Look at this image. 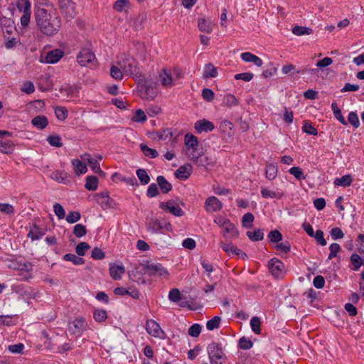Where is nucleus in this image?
<instances>
[{"instance_id":"nucleus-1","label":"nucleus","mask_w":364,"mask_h":364,"mask_svg":"<svg viewBox=\"0 0 364 364\" xmlns=\"http://www.w3.org/2000/svg\"><path fill=\"white\" fill-rule=\"evenodd\" d=\"M36 23L41 31L46 36H53L59 30L60 21L57 18H51L45 9H40L36 15Z\"/></svg>"},{"instance_id":"nucleus-2","label":"nucleus","mask_w":364,"mask_h":364,"mask_svg":"<svg viewBox=\"0 0 364 364\" xmlns=\"http://www.w3.org/2000/svg\"><path fill=\"white\" fill-rule=\"evenodd\" d=\"M117 65L123 70L125 75L137 76L140 74L136 60L131 56H121L117 61Z\"/></svg>"},{"instance_id":"nucleus-3","label":"nucleus","mask_w":364,"mask_h":364,"mask_svg":"<svg viewBox=\"0 0 364 364\" xmlns=\"http://www.w3.org/2000/svg\"><path fill=\"white\" fill-rule=\"evenodd\" d=\"M207 350L211 364L225 363L227 358L221 344L213 342L208 345Z\"/></svg>"},{"instance_id":"nucleus-4","label":"nucleus","mask_w":364,"mask_h":364,"mask_svg":"<svg viewBox=\"0 0 364 364\" xmlns=\"http://www.w3.org/2000/svg\"><path fill=\"white\" fill-rule=\"evenodd\" d=\"M141 97L146 100H154L158 93L157 84L151 81H145L139 87Z\"/></svg>"},{"instance_id":"nucleus-5","label":"nucleus","mask_w":364,"mask_h":364,"mask_svg":"<svg viewBox=\"0 0 364 364\" xmlns=\"http://www.w3.org/2000/svg\"><path fill=\"white\" fill-rule=\"evenodd\" d=\"M87 328V323L82 317L77 318L68 323V331L70 334L80 336Z\"/></svg>"},{"instance_id":"nucleus-6","label":"nucleus","mask_w":364,"mask_h":364,"mask_svg":"<svg viewBox=\"0 0 364 364\" xmlns=\"http://www.w3.org/2000/svg\"><path fill=\"white\" fill-rule=\"evenodd\" d=\"M16 7L19 12H22L21 17V24L26 27L28 25L31 16V4L30 1H16Z\"/></svg>"},{"instance_id":"nucleus-7","label":"nucleus","mask_w":364,"mask_h":364,"mask_svg":"<svg viewBox=\"0 0 364 364\" xmlns=\"http://www.w3.org/2000/svg\"><path fill=\"white\" fill-rule=\"evenodd\" d=\"M77 62L82 66L95 65L96 58L95 54L88 48H82L77 56Z\"/></svg>"},{"instance_id":"nucleus-8","label":"nucleus","mask_w":364,"mask_h":364,"mask_svg":"<svg viewBox=\"0 0 364 364\" xmlns=\"http://www.w3.org/2000/svg\"><path fill=\"white\" fill-rule=\"evenodd\" d=\"M269 269L274 277H282L284 274V264L277 258H272L269 262Z\"/></svg>"},{"instance_id":"nucleus-9","label":"nucleus","mask_w":364,"mask_h":364,"mask_svg":"<svg viewBox=\"0 0 364 364\" xmlns=\"http://www.w3.org/2000/svg\"><path fill=\"white\" fill-rule=\"evenodd\" d=\"M143 269L149 276H165L168 274L167 270L161 264L147 263L143 264Z\"/></svg>"},{"instance_id":"nucleus-10","label":"nucleus","mask_w":364,"mask_h":364,"mask_svg":"<svg viewBox=\"0 0 364 364\" xmlns=\"http://www.w3.org/2000/svg\"><path fill=\"white\" fill-rule=\"evenodd\" d=\"M161 209L171 213L172 215L181 217L184 214L183 210L178 204H176L174 200H168L167 202H161L159 204Z\"/></svg>"},{"instance_id":"nucleus-11","label":"nucleus","mask_w":364,"mask_h":364,"mask_svg":"<svg viewBox=\"0 0 364 364\" xmlns=\"http://www.w3.org/2000/svg\"><path fill=\"white\" fill-rule=\"evenodd\" d=\"M146 330L149 335L156 338H162L165 335L159 324L152 319L146 321Z\"/></svg>"},{"instance_id":"nucleus-12","label":"nucleus","mask_w":364,"mask_h":364,"mask_svg":"<svg viewBox=\"0 0 364 364\" xmlns=\"http://www.w3.org/2000/svg\"><path fill=\"white\" fill-rule=\"evenodd\" d=\"M205 208L208 212H217L221 210L223 204L216 197L210 196L206 199Z\"/></svg>"},{"instance_id":"nucleus-13","label":"nucleus","mask_w":364,"mask_h":364,"mask_svg":"<svg viewBox=\"0 0 364 364\" xmlns=\"http://www.w3.org/2000/svg\"><path fill=\"white\" fill-rule=\"evenodd\" d=\"M9 268L15 270L30 272L32 270V264L29 262L21 259L11 261Z\"/></svg>"},{"instance_id":"nucleus-14","label":"nucleus","mask_w":364,"mask_h":364,"mask_svg":"<svg viewBox=\"0 0 364 364\" xmlns=\"http://www.w3.org/2000/svg\"><path fill=\"white\" fill-rule=\"evenodd\" d=\"M0 25L5 38H6V35H11L15 31L14 22L11 18L6 17L1 18Z\"/></svg>"},{"instance_id":"nucleus-15","label":"nucleus","mask_w":364,"mask_h":364,"mask_svg":"<svg viewBox=\"0 0 364 364\" xmlns=\"http://www.w3.org/2000/svg\"><path fill=\"white\" fill-rule=\"evenodd\" d=\"M215 129V125L212 122L205 119L198 120L195 123V129L197 133L200 134L203 132H210Z\"/></svg>"},{"instance_id":"nucleus-16","label":"nucleus","mask_w":364,"mask_h":364,"mask_svg":"<svg viewBox=\"0 0 364 364\" xmlns=\"http://www.w3.org/2000/svg\"><path fill=\"white\" fill-rule=\"evenodd\" d=\"M109 274L114 280H119L122 278V275L124 274L125 269L123 266L114 263L109 264Z\"/></svg>"},{"instance_id":"nucleus-17","label":"nucleus","mask_w":364,"mask_h":364,"mask_svg":"<svg viewBox=\"0 0 364 364\" xmlns=\"http://www.w3.org/2000/svg\"><path fill=\"white\" fill-rule=\"evenodd\" d=\"M63 56V52L60 49H55L48 52L45 58V62L47 63L53 64L58 62Z\"/></svg>"},{"instance_id":"nucleus-18","label":"nucleus","mask_w":364,"mask_h":364,"mask_svg":"<svg viewBox=\"0 0 364 364\" xmlns=\"http://www.w3.org/2000/svg\"><path fill=\"white\" fill-rule=\"evenodd\" d=\"M159 80L161 84L166 87H171L173 85L171 73L166 69H163L160 73Z\"/></svg>"},{"instance_id":"nucleus-19","label":"nucleus","mask_w":364,"mask_h":364,"mask_svg":"<svg viewBox=\"0 0 364 364\" xmlns=\"http://www.w3.org/2000/svg\"><path fill=\"white\" fill-rule=\"evenodd\" d=\"M240 57L243 61L247 63H253L257 67H261L262 65V60L250 52L242 53Z\"/></svg>"},{"instance_id":"nucleus-20","label":"nucleus","mask_w":364,"mask_h":364,"mask_svg":"<svg viewBox=\"0 0 364 364\" xmlns=\"http://www.w3.org/2000/svg\"><path fill=\"white\" fill-rule=\"evenodd\" d=\"M114 293L116 295H121V296L129 295L130 296H132V298H134L135 299H139V295H140V293H139V291L137 289H125L124 287L115 288L114 289Z\"/></svg>"},{"instance_id":"nucleus-21","label":"nucleus","mask_w":364,"mask_h":364,"mask_svg":"<svg viewBox=\"0 0 364 364\" xmlns=\"http://www.w3.org/2000/svg\"><path fill=\"white\" fill-rule=\"evenodd\" d=\"M31 124L38 129L42 130L48 124V120L46 116L38 115L31 119Z\"/></svg>"},{"instance_id":"nucleus-22","label":"nucleus","mask_w":364,"mask_h":364,"mask_svg":"<svg viewBox=\"0 0 364 364\" xmlns=\"http://www.w3.org/2000/svg\"><path fill=\"white\" fill-rule=\"evenodd\" d=\"M239 232L233 223L229 222L223 228V236L229 239L237 237Z\"/></svg>"},{"instance_id":"nucleus-23","label":"nucleus","mask_w":364,"mask_h":364,"mask_svg":"<svg viewBox=\"0 0 364 364\" xmlns=\"http://www.w3.org/2000/svg\"><path fill=\"white\" fill-rule=\"evenodd\" d=\"M198 27L201 32L210 33L213 31V23L209 19L200 18L198 19Z\"/></svg>"},{"instance_id":"nucleus-24","label":"nucleus","mask_w":364,"mask_h":364,"mask_svg":"<svg viewBox=\"0 0 364 364\" xmlns=\"http://www.w3.org/2000/svg\"><path fill=\"white\" fill-rule=\"evenodd\" d=\"M60 9L65 15L73 17L75 14L74 1H60Z\"/></svg>"},{"instance_id":"nucleus-25","label":"nucleus","mask_w":364,"mask_h":364,"mask_svg":"<svg viewBox=\"0 0 364 364\" xmlns=\"http://www.w3.org/2000/svg\"><path fill=\"white\" fill-rule=\"evenodd\" d=\"M191 166L188 164L187 166H181L175 172V176L177 178L181 180L187 179L191 175Z\"/></svg>"},{"instance_id":"nucleus-26","label":"nucleus","mask_w":364,"mask_h":364,"mask_svg":"<svg viewBox=\"0 0 364 364\" xmlns=\"http://www.w3.org/2000/svg\"><path fill=\"white\" fill-rule=\"evenodd\" d=\"M198 166L207 168L209 166H213L215 162L209 157L203 156L200 154L196 161L194 162Z\"/></svg>"},{"instance_id":"nucleus-27","label":"nucleus","mask_w":364,"mask_h":364,"mask_svg":"<svg viewBox=\"0 0 364 364\" xmlns=\"http://www.w3.org/2000/svg\"><path fill=\"white\" fill-rule=\"evenodd\" d=\"M221 247L223 251H225L228 255H237L241 257L246 256L245 253L241 250L233 247L231 244H225L223 243L221 245Z\"/></svg>"},{"instance_id":"nucleus-28","label":"nucleus","mask_w":364,"mask_h":364,"mask_svg":"<svg viewBox=\"0 0 364 364\" xmlns=\"http://www.w3.org/2000/svg\"><path fill=\"white\" fill-rule=\"evenodd\" d=\"M158 185L163 193H168L172 189V185L163 176L157 177Z\"/></svg>"},{"instance_id":"nucleus-29","label":"nucleus","mask_w":364,"mask_h":364,"mask_svg":"<svg viewBox=\"0 0 364 364\" xmlns=\"http://www.w3.org/2000/svg\"><path fill=\"white\" fill-rule=\"evenodd\" d=\"M218 76L217 68L212 63L206 64L204 67L203 77L205 79L216 77Z\"/></svg>"},{"instance_id":"nucleus-30","label":"nucleus","mask_w":364,"mask_h":364,"mask_svg":"<svg viewBox=\"0 0 364 364\" xmlns=\"http://www.w3.org/2000/svg\"><path fill=\"white\" fill-rule=\"evenodd\" d=\"M14 144L11 140L0 139V152L4 154H11L14 151Z\"/></svg>"},{"instance_id":"nucleus-31","label":"nucleus","mask_w":364,"mask_h":364,"mask_svg":"<svg viewBox=\"0 0 364 364\" xmlns=\"http://www.w3.org/2000/svg\"><path fill=\"white\" fill-rule=\"evenodd\" d=\"M185 144L188 151H191V149H198V141L197 137L193 134H186L185 136Z\"/></svg>"},{"instance_id":"nucleus-32","label":"nucleus","mask_w":364,"mask_h":364,"mask_svg":"<svg viewBox=\"0 0 364 364\" xmlns=\"http://www.w3.org/2000/svg\"><path fill=\"white\" fill-rule=\"evenodd\" d=\"M72 164L75 169V174L80 175L87 172V168L86 165L79 159H73L72 161Z\"/></svg>"},{"instance_id":"nucleus-33","label":"nucleus","mask_w":364,"mask_h":364,"mask_svg":"<svg viewBox=\"0 0 364 364\" xmlns=\"http://www.w3.org/2000/svg\"><path fill=\"white\" fill-rule=\"evenodd\" d=\"M98 187V179L95 176H89L86 178L85 188L88 191H95Z\"/></svg>"},{"instance_id":"nucleus-34","label":"nucleus","mask_w":364,"mask_h":364,"mask_svg":"<svg viewBox=\"0 0 364 364\" xmlns=\"http://www.w3.org/2000/svg\"><path fill=\"white\" fill-rule=\"evenodd\" d=\"M261 195L264 198H272L280 199L283 197L284 193L280 192L272 191L263 188L261 189Z\"/></svg>"},{"instance_id":"nucleus-35","label":"nucleus","mask_w":364,"mask_h":364,"mask_svg":"<svg viewBox=\"0 0 364 364\" xmlns=\"http://www.w3.org/2000/svg\"><path fill=\"white\" fill-rule=\"evenodd\" d=\"M352 183V178L350 175H345L341 178H337L334 181L336 186H341L343 187L349 186Z\"/></svg>"},{"instance_id":"nucleus-36","label":"nucleus","mask_w":364,"mask_h":364,"mask_svg":"<svg viewBox=\"0 0 364 364\" xmlns=\"http://www.w3.org/2000/svg\"><path fill=\"white\" fill-rule=\"evenodd\" d=\"M63 259L72 262L74 264H83L85 263L83 258L71 253L65 254Z\"/></svg>"},{"instance_id":"nucleus-37","label":"nucleus","mask_w":364,"mask_h":364,"mask_svg":"<svg viewBox=\"0 0 364 364\" xmlns=\"http://www.w3.org/2000/svg\"><path fill=\"white\" fill-rule=\"evenodd\" d=\"M124 72L121 68L117 65H112L110 68V75L112 77L116 80H122L124 75Z\"/></svg>"},{"instance_id":"nucleus-38","label":"nucleus","mask_w":364,"mask_h":364,"mask_svg":"<svg viewBox=\"0 0 364 364\" xmlns=\"http://www.w3.org/2000/svg\"><path fill=\"white\" fill-rule=\"evenodd\" d=\"M140 149L145 156H150L152 159L157 157L159 155L156 149L149 148L144 144H140Z\"/></svg>"},{"instance_id":"nucleus-39","label":"nucleus","mask_w":364,"mask_h":364,"mask_svg":"<svg viewBox=\"0 0 364 364\" xmlns=\"http://www.w3.org/2000/svg\"><path fill=\"white\" fill-rule=\"evenodd\" d=\"M292 33L296 36L309 35L312 33V29L308 27L296 26L292 28Z\"/></svg>"},{"instance_id":"nucleus-40","label":"nucleus","mask_w":364,"mask_h":364,"mask_svg":"<svg viewBox=\"0 0 364 364\" xmlns=\"http://www.w3.org/2000/svg\"><path fill=\"white\" fill-rule=\"evenodd\" d=\"M136 176L142 185H146L150 181V177L144 169L139 168L136 171Z\"/></svg>"},{"instance_id":"nucleus-41","label":"nucleus","mask_w":364,"mask_h":364,"mask_svg":"<svg viewBox=\"0 0 364 364\" xmlns=\"http://www.w3.org/2000/svg\"><path fill=\"white\" fill-rule=\"evenodd\" d=\"M148 228L151 230L153 233H156L163 229V226L159 220L151 219L148 223Z\"/></svg>"},{"instance_id":"nucleus-42","label":"nucleus","mask_w":364,"mask_h":364,"mask_svg":"<svg viewBox=\"0 0 364 364\" xmlns=\"http://www.w3.org/2000/svg\"><path fill=\"white\" fill-rule=\"evenodd\" d=\"M93 317L97 322H103L107 318V314L105 310L95 309L93 312Z\"/></svg>"},{"instance_id":"nucleus-43","label":"nucleus","mask_w":364,"mask_h":364,"mask_svg":"<svg viewBox=\"0 0 364 364\" xmlns=\"http://www.w3.org/2000/svg\"><path fill=\"white\" fill-rule=\"evenodd\" d=\"M265 174L269 180L274 179L277 175V167L274 164L267 165Z\"/></svg>"},{"instance_id":"nucleus-44","label":"nucleus","mask_w":364,"mask_h":364,"mask_svg":"<svg viewBox=\"0 0 364 364\" xmlns=\"http://www.w3.org/2000/svg\"><path fill=\"white\" fill-rule=\"evenodd\" d=\"M247 235L252 241H260L264 238V233L260 229L254 232L248 231L247 232Z\"/></svg>"},{"instance_id":"nucleus-45","label":"nucleus","mask_w":364,"mask_h":364,"mask_svg":"<svg viewBox=\"0 0 364 364\" xmlns=\"http://www.w3.org/2000/svg\"><path fill=\"white\" fill-rule=\"evenodd\" d=\"M220 316H214L212 319L209 320L206 323V328L209 331H213L215 328H219L220 323Z\"/></svg>"},{"instance_id":"nucleus-46","label":"nucleus","mask_w":364,"mask_h":364,"mask_svg":"<svg viewBox=\"0 0 364 364\" xmlns=\"http://www.w3.org/2000/svg\"><path fill=\"white\" fill-rule=\"evenodd\" d=\"M350 261L353 265V269L358 270L362 264H363V256H360L357 254H353L350 257Z\"/></svg>"},{"instance_id":"nucleus-47","label":"nucleus","mask_w":364,"mask_h":364,"mask_svg":"<svg viewBox=\"0 0 364 364\" xmlns=\"http://www.w3.org/2000/svg\"><path fill=\"white\" fill-rule=\"evenodd\" d=\"M261 321L260 318L257 316H254L250 320V326L252 331L256 334H259L261 332L260 328Z\"/></svg>"},{"instance_id":"nucleus-48","label":"nucleus","mask_w":364,"mask_h":364,"mask_svg":"<svg viewBox=\"0 0 364 364\" xmlns=\"http://www.w3.org/2000/svg\"><path fill=\"white\" fill-rule=\"evenodd\" d=\"M255 220V217L252 213H245L242 218V225L246 228H250L252 227V223Z\"/></svg>"},{"instance_id":"nucleus-49","label":"nucleus","mask_w":364,"mask_h":364,"mask_svg":"<svg viewBox=\"0 0 364 364\" xmlns=\"http://www.w3.org/2000/svg\"><path fill=\"white\" fill-rule=\"evenodd\" d=\"M73 234L80 238L87 234L86 227L82 224H77L73 228Z\"/></svg>"},{"instance_id":"nucleus-50","label":"nucleus","mask_w":364,"mask_h":364,"mask_svg":"<svg viewBox=\"0 0 364 364\" xmlns=\"http://www.w3.org/2000/svg\"><path fill=\"white\" fill-rule=\"evenodd\" d=\"M56 117L60 120H65L68 117V110L64 107H56L54 109Z\"/></svg>"},{"instance_id":"nucleus-51","label":"nucleus","mask_w":364,"mask_h":364,"mask_svg":"<svg viewBox=\"0 0 364 364\" xmlns=\"http://www.w3.org/2000/svg\"><path fill=\"white\" fill-rule=\"evenodd\" d=\"M80 218H81V215H80V212L71 211V212L68 213L65 219L68 223L73 224V223H75L77 222L78 220H80Z\"/></svg>"},{"instance_id":"nucleus-52","label":"nucleus","mask_w":364,"mask_h":364,"mask_svg":"<svg viewBox=\"0 0 364 364\" xmlns=\"http://www.w3.org/2000/svg\"><path fill=\"white\" fill-rule=\"evenodd\" d=\"M47 141L53 146L61 147L63 146L61 137L58 135L48 136L47 137Z\"/></svg>"},{"instance_id":"nucleus-53","label":"nucleus","mask_w":364,"mask_h":364,"mask_svg":"<svg viewBox=\"0 0 364 364\" xmlns=\"http://www.w3.org/2000/svg\"><path fill=\"white\" fill-rule=\"evenodd\" d=\"M90 248V247L87 242H81L76 246L75 252L78 256H83Z\"/></svg>"},{"instance_id":"nucleus-54","label":"nucleus","mask_w":364,"mask_h":364,"mask_svg":"<svg viewBox=\"0 0 364 364\" xmlns=\"http://www.w3.org/2000/svg\"><path fill=\"white\" fill-rule=\"evenodd\" d=\"M237 102H238V101L236 99V97L231 94L226 95L224 97L223 104L227 107H230L235 106L237 105Z\"/></svg>"},{"instance_id":"nucleus-55","label":"nucleus","mask_w":364,"mask_h":364,"mask_svg":"<svg viewBox=\"0 0 364 364\" xmlns=\"http://www.w3.org/2000/svg\"><path fill=\"white\" fill-rule=\"evenodd\" d=\"M252 342L250 339L247 338L245 337H242L240 338L238 342V346L240 348L243 350H248L252 347Z\"/></svg>"},{"instance_id":"nucleus-56","label":"nucleus","mask_w":364,"mask_h":364,"mask_svg":"<svg viewBox=\"0 0 364 364\" xmlns=\"http://www.w3.org/2000/svg\"><path fill=\"white\" fill-rule=\"evenodd\" d=\"M289 172L298 180H303L306 178V176H304L303 171L298 166L291 167L289 169Z\"/></svg>"},{"instance_id":"nucleus-57","label":"nucleus","mask_w":364,"mask_h":364,"mask_svg":"<svg viewBox=\"0 0 364 364\" xmlns=\"http://www.w3.org/2000/svg\"><path fill=\"white\" fill-rule=\"evenodd\" d=\"M303 131L310 135L316 136L318 134L317 129L312 126L311 124L309 123L308 122H304V125L302 127Z\"/></svg>"},{"instance_id":"nucleus-58","label":"nucleus","mask_w":364,"mask_h":364,"mask_svg":"<svg viewBox=\"0 0 364 364\" xmlns=\"http://www.w3.org/2000/svg\"><path fill=\"white\" fill-rule=\"evenodd\" d=\"M53 211L59 220L63 219L65 216V210L59 203L54 204Z\"/></svg>"},{"instance_id":"nucleus-59","label":"nucleus","mask_w":364,"mask_h":364,"mask_svg":"<svg viewBox=\"0 0 364 364\" xmlns=\"http://www.w3.org/2000/svg\"><path fill=\"white\" fill-rule=\"evenodd\" d=\"M202 97L206 102H212L215 97L214 92L209 88H204L202 90Z\"/></svg>"},{"instance_id":"nucleus-60","label":"nucleus","mask_w":364,"mask_h":364,"mask_svg":"<svg viewBox=\"0 0 364 364\" xmlns=\"http://www.w3.org/2000/svg\"><path fill=\"white\" fill-rule=\"evenodd\" d=\"M88 165L90 166L92 170L95 173H97L102 176H105V173L101 170V168L100 167L99 162L95 159H94L92 161H90V164Z\"/></svg>"},{"instance_id":"nucleus-61","label":"nucleus","mask_w":364,"mask_h":364,"mask_svg":"<svg viewBox=\"0 0 364 364\" xmlns=\"http://www.w3.org/2000/svg\"><path fill=\"white\" fill-rule=\"evenodd\" d=\"M201 326L200 324L195 323L192 325L188 329V334L194 338L198 337L201 332Z\"/></svg>"},{"instance_id":"nucleus-62","label":"nucleus","mask_w":364,"mask_h":364,"mask_svg":"<svg viewBox=\"0 0 364 364\" xmlns=\"http://www.w3.org/2000/svg\"><path fill=\"white\" fill-rule=\"evenodd\" d=\"M268 237L269 238L272 242H278L282 240V235L277 230H272L268 235Z\"/></svg>"},{"instance_id":"nucleus-63","label":"nucleus","mask_w":364,"mask_h":364,"mask_svg":"<svg viewBox=\"0 0 364 364\" xmlns=\"http://www.w3.org/2000/svg\"><path fill=\"white\" fill-rule=\"evenodd\" d=\"M132 120L136 122H144L146 120V116L142 109H137Z\"/></svg>"},{"instance_id":"nucleus-64","label":"nucleus","mask_w":364,"mask_h":364,"mask_svg":"<svg viewBox=\"0 0 364 364\" xmlns=\"http://www.w3.org/2000/svg\"><path fill=\"white\" fill-rule=\"evenodd\" d=\"M169 299L173 302H178L181 300V293L178 289H172L168 294Z\"/></svg>"}]
</instances>
